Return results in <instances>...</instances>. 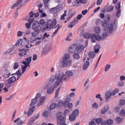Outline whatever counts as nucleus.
Masks as SVG:
<instances>
[{"label": "nucleus", "mask_w": 125, "mask_h": 125, "mask_svg": "<svg viewBox=\"0 0 125 125\" xmlns=\"http://www.w3.org/2000/svg\"><path fill=\"white\" fill-rule=\"evenodd\" d=\"M60 63L62 64V67L65 68L70 66L72 64V61L71 59V56L68 53L64 54L62 58L60 60Z\"/></svg>", "instance_id": "f257e3e1"}, {"label": "nucleus", "mask_w": 125, "mask_h": 125, "mask_svg": "<svg viewBox=\"0 0 125 125\" xmlns=\"http://www.w3.org/2000/svg\"><path fill=\"white\" fill-rule=\"evenodd\" d=\"M40 26V24L38 21H33L31 27L34 30L31 33L33 37H35L40 33V31L39 28Z\"/></svg>", "instance_id": "f03ea898"}, {"label": "nucleus", "mask_w": 125, "mask_h": 125, "mask_svg": "<svg viewBox=\"0 0 125 125\" xmlns=\"http://www.w3.org/2000/svg\"><path fill=\"white\" fill-rule=\"evenodd\" d=\"M62 113L59 112L57 113L56 115L57 118V125H65L66 117L62 116Z\"/></svg>", "instance_id": "7ed1b4c3"}, {"label": "nucleus", "mask_w": 125, "mask_h": 125, "mask_svg": "<svg viewBox=\"0 0 125 125\" xmlns=\"http://www.w3.org/2000/svg\"><path fill=\"white\" fill-rule=\"evenodd\" d=\"M23 0H18L11 7V9H13L17 6H18L16 9V12L15 13V17L16 18L18 16V12L19 9H20L22 6V4L21 2Z\"/></svg>", "instance_id": "20e7f679"}, {"label": "nucleus", "mask_w": 125, "mask_h": 125, "mask_svg": "<svg viewBox=\"0 0 125 125\" xmlns=\"http://www.w3.org/2000/svg\"><path fill=\"white\" fill-rule=\"evenodd\" d=\"M116 22V19H115V22L114 24L110 23L108 24L107 27L104 28V32H106L108 34L112 33L114 29V26Z\"/></svg>", "instance_id": "39448f33"}, {"label": "nucleus", "mask_w": 125, "mask_h": 125, "mask_svg": "<svg viewBox=\"0 0 125 125\" xmlns=\"http://www.w3.org/2000/svg\"><path fill=\"white\" fill-rule=\"evenodd\" d=\"M29 48V47L26 45L25 47H24L23 49H21L19 48V50L20 52L19 53V56L21 57L23 56L24 57L26 56L27 54V51L29 50V49L28 48Z\"/></svg>", "instance_id": "423d86ee"}, {"label": "nucleus", "mask_w": 125, "mask_h": 125, "mask_svg": "<svg viewBox=\"0 0 125 125\" xmlns=\"http://www.w3.org/2000/svg\"><path fill=\"white\" fill-rule=\"evenodd\" d=\"M16 78L14 76H12L8 79L7 81L8 83L6 84V86L8 87H10L15 82Z\"/></svg>", "instance_id": "0eeeda50"}, {"label": "nucleus", "mask_w": 125, "mask_h": 125, "mask_svg": "<svg viewBox=\"0 0 125 125\" xmlns=\"http://www.w3.org/2000/svg\"><path fill=\"white\" fill-rule=\"evenodd\" d=\"M88 44V41L87 40L85 42V45H80L77 46H76L77 48V51L79 53H80L82 52L84 49L86 47Z\"/></svg>", "instance_id": "6e6552de"}, {"label": "nucleus", "mask_w": 125, "mask_h": 125, "mask_svg": "<svg viewBox=\"0 0 125 125\" xmlns=\"http://www.w3.org/2000/svg\"><path fill=\"white\" fill-rule=\"evenodd\" d=\"M45 88L47 89V92L49 94H52L54 91V88L50 84H47Z\"/></svg>", "instance_id": "1a4fd4ad"}, {"label": "nucleus", "mask_w": 125, "mask_h": 125, "mask_svg": "<svg viewBox=\"0 0 125 125\" xmlns=\"http://www.w3.org/2000/svg\"><path fill=\"white\" fill-rule=\"evenodd\" d=\"M63 73V71L60 70L58 72H56L54 75L55 80L57 81H61L60 75Z\"/></svg>", "instance_id": "9d476101"}, {"label": "nucleus", "mask_w": 125, "mask_h": 125, "mask_svg": "<svg viewBox=\"0 0 125 125\" xmlns=\"http://www.w3.org/2000/svg\"><path fill=\"white\" fill-rule=\"evenodd\" d=\"M39 114L37 115H35L33 117H31L29 120L27 125H31L35 120L36 119L38 118L39 117Z\"/></svg>", "instance_id": "9b49d317"}, {"label": "nucleus", "mask_w": 125, "mask_h": 125, "mask_svg": "<svg viewBox=\"0 0 125 125\" xmlns=\"http://www.w3.org/2000/svg\"><path fill=\"white\" fill-rule=\"evenodd\" d=\"M22 63L23 65L22 66L21 68L22 70V73H23L26 70V68L28 66H29V67H30V65L27 63L26 62L23 61L22 62Z\"/></svg>", "instance_id": "f8f14e48"}, {"label": "nucleus", "mask_w": 125, "mask_h": 125, "mask_svg": "<svg viewBox=\"0 0 125 125\" xmlns=\"http://www.w3.org/2000/svg\"><path fill=\"white\" fill-rule=\"evenodd\" d=\"M68 50L69 52L71 53H74L77 51V47L75 45L72 46L68 48Z\"/></svg>", "instance_id": "ddd939ff"}, {"label": "nucleus", "mask_w": 125, "mask_h": 125, "mask_svg": "<svg viewBox=\"0 0 125 125\" xmlns=\"http://www.w3.org/2000/svg\"><path fill=\"white\" fill-rule=\"evenodd\" d=\"M50 46L48 45L46 46L43 49L42 52V55H45L48 53L50 50Z\"/></svg>", "instance_id": "4468645a"}, {"label": "nucleus", "mask_w": 125, "mask_h": 125, "mask_svg": "<svg viewBox=\"0 0 125 125\" xmlns=\"http://www.w3.org/2000/svg\"><path fill=\"white\" fill-rule=\"evenodd\" d=\"M45 97L44 96L41 97L40 99L37 104L38 106H40L43 104L45 100Z\"/></svg>", "instance_id": "2eb2a0df"}, {"label": "nucleus", "mask_w": 125, "mask_h": 125, "mask_svg": "<svg viewBox=\"0 0 125 125\" xmlns=\"http://www.w3.org/2000/svg\"><path fill=\"white\" fill-rule=\"evenodd\" d=\"M109 107L108 105H107L103 108L101 111V112L102 114H104L106 113L108 110Z\"/></svg>", "instance_id": "dca6fc26"}, {"label": "nucleus", "mask_w": 125, "mask_h": 125, "mask_svg": "<svg viewBox=\"0 0 125 125\" xmlns=\"http://www.w3.org/2000/svg\"><path fill=\"white\" fill-rule=\"evenodd\" d=\"M61 75H62L61 76V80L67 81L69 78L67 74H64L63 71V74H61Z\"/></svg>", "instance_id": "f3484780"}, {"label": "nucleus", "mask_w": 125, "mask_h": 125, "mask_svg": "<svg viewBox=\"0 0 125 125\" xmlns=\"http://www.w3.org/2000/svg\"><path fill=\"white\" fill-rule=\"evenodd\" d=\"M35 109V106H34L30 108L28 111L27 114V115L28 116L31 115V114L34 112Z\"/></svg>", "instance_id": "a211bd4d"}, {"label": "nucleus", "mask_w": 125, "mask_h": 125, "mask_svg": "<svg viewBox=\"0 0 125 125\" xmlns=\"http://www.w3.org/2000/svg\"><path fill=\"white\" fill-rule=\"evenodd\" d=\"M61 27V26H60L59 24H58L55 27L53 28V29H56L55 31L52 34V37H53L54 36L58 30H59Z\"/></svg>", "instance_id": "6ab92c4d"}, {"label": "nucleus", "mask_w": 125, "mask_h": 125, "mask_svg": "<svg viewBox=\"0 0 125 125\" xmlns=\"http://www.w3.org/2000/svg\"><path fill=\"white\" fill-rule=\"evenodd\" d=\"M40 29L41 31H45L46 30L49 29L48 23L46 25L41 26Z\"/></svg>", "instance_id": "aec40b11"}, {"label": "nucleus", "mask_w": 125, "mask_h": 125, "mask_svg": "<svg viewBox=\"0 0 125 125\" xmlns=\"http://www.w3.org/2000/svg\"><path fill=\"white\" fill-rule=\"evenodd\" d=\"M14 123L17 122V124H18L17 125H22L23 123V121L20 119V118H18L16 119L14 121Z\"/></svg>", "instance_id": "412c9836"}, {"label": "nucleus", "mask_w": 125, "mask_h": 125, "mask_svg": "<svg viewBox=\"0 0 125 125\" xmlns=\"http://www.w3.org/2000/svg\"><path fill=\"white\" fill-rule=\"evenodd\" d=\"M59 6H58L51 9L50 10V12L52 13H56L57 11V10L59 9Z\"/></svg>", "instance_id": "4be33fe9"}, {"label": "nucleus", "mask_w": 125, "mask_h": 125, "mask_svg": "<svg viewBox=\"0 0 125 125\" xmlns=\"http://www.w3.org/2000/svg\"><path fill=\"white\" fill-rule=\"evenodd\" d=\"M89 64V62L88 61H86L83 65V70H85L88 67Z\"/></svg>", "instance_id": "5701e85b"}, {"label": "nucleus", "mask_w": 125, "mask_h": 125, "mask_svg": "<svg viewBox=\"0 0 125 125\" xmlns=\"http://www.w3.org/2000/svg\"><path fill=\"white\" fill-rule=\"evenodd\" d=\"M112 95L111 92L110 91H107L105 94V98L106 100H108L110 97Z\"/></svg>", "instance_id": "b1692460"}, {"label": "nucleus", "mask_w": 125, "mask_h": 125, "mask_svg": "<svg viewBox=\"0 0 125 125\" xmlns=\"http://www.w3.org/2000/svg\"><path fill=\"white\" fill-rule=\"evenodd\" d=\"M65 74H67L69 78L73 75V72L71 71L67 70L65 73Z\"/></svg>", "instance_id": "393cba45"}, {"label": "nucleus", "mask_w": 125, "mask_h": 125, "mask_svg": "<svg viewBox=\"0 0 125 125\" xmlns=\"http://www.w3.org/2000/svg\"><path fill=\"white\" fill-rule=\"evenodd\" d=\"M91 39L92 42L94 43L95 42L96 40V35L95 34H93L91 35Z\"/></svg>", "instance_id": "a878e982"}, {"label": "nucleus", "mask_w": 125, "mask_h": 125, "mask_svg": "<svg viewBox=\"0 0 125 125\" xmlns=\"http://www.w3.org/2000/svg\"><path fill=\"white\" fill-rule=\"evenodd\" d=\"M56 21H52V22L49 25V24L48 23L49 29V28L51 29L52 28L55 26L56 24Z\"/></svg>", "instance_id": "bb28decb"}, {"label": "nucleus", "mask_w": 125, "mask_h": 125, "mask_svg": "<svg viewBox=\"0 0 125 125\" xmlns=\"http://www.w3.org/2000/svg\"><path fill=\"white\" fill-rule=\"evenodd\" d=\"M22 42V39H19L15 44V45L17 46H21Z\"/></svg>", "instance_id": "cd10ccee"}, {"label": "nucleus", "mask_w": 125, "mask_h": 125, "mask_svg": "<svg viewBox=\"0 0 125 125\" xmlns=\"http://www.w3.org/2000/svg\"><path fill=\"white\" fill-rule=\"evenodd\" d=\"M101 25L104 28L107 27V26H108V24H109L107 22L102 21L101 22Z\"/></svg>", "instance_id": "c85d7f7f"}, {"label": "nucleus", "mask_w": 125, "mask_h": 125, "mask_svg": "<svg viewBox=\"0 0 125 125\" xmlns=\"http://www.w3.org/2000/svg\"><path fill=\"white\" fill-rule=\"evenodd\" d=\"M95 54L93 52H90L88 54V56L90 58H93L95 56Z\"/></svg>", "instance_id": "c756f323"}, {"label": "nucleus", "mask_w": 125, "mask_h": 125, "mask_svg": "<svg viewBox=\"0 0 125 125\" xmlns=\"http://www.w3.org/2000/svg\"><path fill=\"white\" fill-rule=\"evenodd\" d=\"M79 113V110L78 109H75L74 110L72 113V114L74 116H75L76 117L77 116Z\"/></svg>", "instance_id": "7c9ffc66"}, {"label": "nucleus", "mask_w": 125, "mask_h": 125, "mask_svg": "<svg viewBox=\"0 0 125 125\" xmlns=\"http://www.w3.org/2000/svg\"><path fill=\"white\" fill-rule=\"evenodd\" d=\"M14 48V46H12L10 48V49H8L4 53V54H7V53H9L11 52L12 51H13Z\"/></svg>", "instance_id": "2f4dec72"}, {"label": "nucleus", "mask_w": 125, "mask_h": 125, "mask_svg": "<svg viewBox=\"0 0 125 125\" xmlns=\"http://www.w3.org/2000/svg\"><path fill=\"white\" fill-rule=\"evenodd\" d=\"M38 100L36 98L32 99L31 100V103L30 105H32L35 104L37 102Z\"/></svg>", "instance_id": "473e14b6"}, {"label": "nucleus", "mask_w": 125, "mask_h": 125, "mask_svg": "<svg viewBox=\"0 0 125 125\" xmlns=\"http://www.w3.org/2000/svg\"><path fill=\"white\" fill-rule=\"evenodd\" d=\"M94 31L95 33L97 34H99L100 33V28L99 27H95L94 28Z\"/></svg>", "instance_id": "72a5a7b5"}, {"label": "nucleus", "mask_w": 125, "mask_h": 125, "mask_svg": "<svg viewBox=\"0 0 125 125\" xmlns=\"http://www.w3.org/2000/svg\"><path fill=\"white\" fill-rule=\"evenodd\" d=\"M70 111L68 109H65L63 112L64 117H65V116L69 114L70 113Z\"/></svg>", "instance_id": "f704fd0d"}, {"label": "nucleus", "mask_w": 125, "mask_h": 125, "mask_svg": "<svg viewBox=\"0 0 125 125\" xmlns=\"http://www.w3.org/2000/svg\"><path fill=\"white\" fill-rule=\"evenodd\" d=\"M87 1V0H79V1H75L74 3L75 4L77 3L78 4L80 3L82 4L85 3Z\"/></svg>", "instance_id": "c9c22d12"}, {"label": "nucleus", "mask_w": 125, "mask_h": 125, "mask_svg": "<svg viewBox=\"0 0 125 125\" xmlns=\"http://www.w3.org/2000/svg\"><path fill=\"white\" fill-rule=\"evenodd\" d=\"M76 118L75 116H74L72 114H71L69 116V120H70L72 121L75 120Z\"/></svg>", "instance_id": "e433bc0d"}, {"label": "nucleus", "mask_w": 125, "mask_h": 125, "mask_svg": "<svg viewBox=\"0 0 125 125\" xmlns=\"http://www.w3.org/2000/svg\"><path fill=\"white\" fill-rule=\"evenodd\" d=\"M114 9V7L113 6H111L108 7L107 9V11L108 12L112 11Z\"/></svg>", "instance_id": "4c0bfd02"}, {"label": "nucleus", "mask_w": 125, "mask_h": 125, "mask_svg": "<svg viewBox=\"0 0 125 125\" xmlns=\"http://www.w3.org/2000/svg\"><path fill=\"white\" fill-rule=\"evenodd\" d=\"M91 36L90 33H85L83 35V37L86 39H89Z\"/></svg>", "instance_id": "58836bf2"}, {"label": "nucleus", "mask_w": 125, "mask_h": 125, "mask_svg": "<svg viewBox=\"0 0 125 125\" xmlns=\"http://www.w3.org/2000/svg\"><path fill=\"white\" fill-rule=\"evenodd\" d=\"M118 91V89L117 88H116L113 90L111 93L112 95H114L117 93Z\"/></svg>", "instance_id": "ea45409f"}, {"label": "nucleus", "mask_w": 125, "mask_h": 125, "mask_svg": "<svg viewBox=\"0 0 125 125\" xmlns=\"http://www.w3.org/2000/svg\"><path fill=\"white\" fill-rule=\"evenodd\" d=\"M74 58L75 59H78L80 58V56L79 54L77 53H75L73 54Z\"/></svg>", "instance_id": "a19ab883"}, {"label": "nucleus", "mask_w": 125, "mask_h": 125, "mask_svg": "<svg viewBox=\"0 0 125 125\" xmlns=\"http://www.w3.org/2000/svg\"><path fill=\"white\" fill-rule=\"evenodd\" d=\"M55 79L54 75L53 74H51L50 76L49 81L51 82H53L55 81Z\"/></svg>", "instance_id": "79ce46f5"}, {"label": "nucleus", "mask_w": 125, "mask_h": 125, "mask_svg": "<svg viewBox=\"0 0 125 125\" xmlns=\"http://www.w3.org/2000/svg\"><path fill=\"white\" fill-rule=\"evenodd\" d=\"M121 10H117L116 13V16L117 18H119L121 16Z\"/></svg>", "instance_id": "37998d69"}, {"label": "nucleus", "mask_w": 125, "mask_h": 125, "mask_svg": "<svg viewBox=\"0 0 125 125\" xmlns=\"http://www.w3.org/2000/svg\"><path fill=\"white\" fill-rule=\"evenodd\" d=\"M123 120V119L120 117H118L116 119V121L117 124L120 123Z\"/></svg>", "instance_id": "c03bdc74"}, {"label": "nucleus", "mask_w": 125, "mask_h": 125, "mask_svg": "<svg viewBox=\"0 0 125 125\" xmlns=\"http://www.w3.org/2000/svg\"><path fill=\"white\" fill-rule=\"evenodd\" d=\"M57 106L56 104L53 103L52 104L50 105V108L51 110L55 108Z\"/></svg>", "instance_id": "a18cd8bd"}, {"label": "nucleus", "mask_w": 125, "mask_h": 125, "mask_svg": "<svg viewBox=\"0 0 125 125\" xmlns=\"http://www.w3.org/2000/svg\"><path fill=\"white\" fill-rule=\"evenodd\" d=\"M32 57H29L25 59V61L26 62V63H28V64H30L31 61V58Z\"/></svg>", "instance_id": "49530a36"}, {"label": "nucleus", "mask_w": 125, "mask_h": 125, "mask_svg": "<svg viewBox=\"0 0 125 125\" xmlns=\"http://www.w3.org/2000/svg\"><path fill=\"white\" fill-rule=\"evenodd\" d=\"M21 72L20 70H19L16 72V73L12 74L11 75H13L14 74H16L18 77H21L22 75L21 73Z\"/></svg>", "instance_id": "de8ad7c7"}, {"label": "nucleus", "mask_w": 125, "mask_h": 125, "mask_svg": "<svg viewBox=\"0 0 125 125\" xmlns=\"http://www.w3.org/2000/svg\"><path fill=\"white\" fill-rule=\"evenodd\" d=\"M110 19V15L109 14L105 16L104 18V21L107 22L109 21Z\"/></svg>", "instance_id": "09e8293b"}, {"label": "nucleus", "mask_w": 125, "mask_h": 125, "mask_svg": "<svg viewBox=\"0 0 125 125\" xmlns=\"http://www.w3.org/2000/svg\"><path fill=\"white\" fill-rule=\"evenodd\" d=\"M106 32H103L102 33V39H105L108 36V35L107 33H106Z\"/></svg>", "instance_id": "8fccbe9b"}, {"label": "nucleus", "mask_w": 125, "mask_h": 125, "mask_svg": "<svg viewBox=\"0 0 125 125\" xmlns=\"http://www.w3.org/2000/svg\"><path fill=\"white\" fill-rule=\"evenodd\" d=\"M92 107L93 108L97 109L98 108V105L96 103H94L92 104Z\"/></svg>", "instance_id": "3c124183"}, {"label": "nucleus", "mask_w": 125, "mask_h": 125, "mask_svg": "<svg viewBox=\"0 0 125 125\" xmlns=\"http://www.w3.org/2000/svg\"><path fill=\"white\" fill-rule=\"evenodd\" d=\"M125 104V100H121L120 101L119 106H121L124 105Z\"/></svg>", "instance_id": "603ef678"}, {"label": "nucleus", "mask_w": 125, "mask_h": 125, "mask_svg": "<svg viewBox=\"0 0 125 125\" xmlns=\"http://www.w3.org/2000/svg\"><path fill=\"white\" fill-rule=\"evenodd\" d=\"M73 21H72L70 22V24L68 25V28L71 27L72 28L74 26H75V24L73 22Z\"/></svg>", "instance_id": "864d4df0"}, {"label": "nucleus", "mask_w": 125, "mask_h": 125, "mask_svg": "<svg viewBox=\"0 0 125 125\" xmlns=\"http://www.w3.org/2000/svg\"><path fill=\"white\" fill-rule=\"evenodd\" d=\"M61 88V87H60V86L59 87H58V89L56 91L55 93V97H57L58 96Z\"/></svg>", "instance_id": "5fc2aeb1"}, {"label": "nucleus", "mask_w": 125, "mask_h": 125, "mask_svg": "<svg viewBox=\"0 0 125 125\" xmlns=\"http://www.w3.org/2000/svg\"><path fill=\"white\" fill-rule=\"evenodd\" d=\"M61 81H56L54 84V87L56 88L60 84Z\"/></svg>", "instance_id": "6e6d98bb"}, {"label": "nucleus", "mask_w": 125, "mask_h": 125, "mask_svg": "<svg viewBox=\"0 0 125 125\" xmlns=\"http://www.w3.org/2000/svg\"><path fill=\"white\" fill-rule=\"evenodd\" d=\"M96 40L98 41H99L102 39L101 36L100 35H96Z\"/></svg>", "instance_id": "4d7b16f0"}, {"label": "nucleus", "mask_w": 125, "mask_h": 125, "mask_svg": "<svg viewBox=\"0 0 125 125\" xmlns=\"http://www.w3.org/2000/svg\"><path fill=\"white\" fill-rule=\"evenodd\" d=\"M48 33H45L43 35V37H42V40L45 39V38L48 37L50 35L49 34H48Z\"/></svg>", "instance_id": "13d9d810"}, {"label": "nucleus", "mask_w": 125, "mask_h": 125, "mask_svg": "<svg viewBox=\"0 0 125 125\" xmlns=\"http://www.w3.org/2000/svg\"><path fill=\"white\" fill-rule=\"evenodd\" d=\"M110 67V65L109 64H107L105 67L104 71H107Z\"/></svg>", "instance_id": "bf43d9fd"}, {"label": "nucleus", "mask_w": 125, "mask_h": 125, "mask_svg": "<svg viewBox=\"0 0 125 125\" xmlns=\"http://www.w3.org/2000/svg\"><path fill=\"white\" fill-rule=\"evenodd\" d=\"M50 0H43V2L45 6L47 7L48 6V2Z\"/></svg>", "instance_id": "052dcab7"}, {"label": "nucleus", "mask_w": 125, "mask_h": 125, "mask_svg": "<svg viewBox=\"0 0 125 125\" xmlns=\"http://www.w3.org/2000/svg\"><path fill=\"white\" fill-rule=\"evenodd\" d=\"M26 41H23L22 40V44L21 45V48H23V47L24 48V47H25L26 45Z\"/></svg>", "instance_id": "680f3d73"}, {"label": "nucleus", "mask_w": 125, "mask_h": 125, "mask_svg": "<svg viewBox=\"0 0 125 125\" xmlns=\"http://www.w3.org/2000/svg\"><path fill=\"white\" fill-rule=\"evenodd\" d=\"M107 124L109 125H111L113 123V121L111 119H109L107 121Z\"/></svg>", "instance_id": "e2e57ef3"}, {"label": "nucleus", "mask_w": 125, "mask_h": 125, "mask_svg": "<svg viewBox=\"0 0 125 125\" xmlns=\"http://www.w3.org/2000/svg\"><path fill=\"white\" fill-rule=\"evenodd\" d=\"M102 121V119L100 118H97L95 120L96 123L98 124H100Z\"/></svg>", "instance_id": "0e129e2a"}, {"label": "nucleus", "mask_w": 125, "mask_h": 125, "mask_svg": "<svg viewBox=\"0 0 125 125\" xmlns=\"http://www.w3.org/2000/svg\"><path fill=\"white\" fill-rule=\"evenodd\" d=\"M14 65L13 68L14 69H17L19 65L16 62L14 63Z\"/></svg>", "instance_id": "69168bd1"}, {"label": "nucleus", "mask_w": 125, "mask_h": 125, "mask_svg": "<svg viewBox=\"0 0 125 125\" xmlns=\"http://www.w3.org/2000/svg\"><path fill=\"white\" fill-rule=\"evenodd\" d=\"M120 114L121 116H124L125 115V111L123 109L122 110H121L120 111Z\"/></svg>", "instance_id": "338daca9"}, {"label": "nucleus", "mask_w": 125, "mask_h": 125, "mask_svg": "<svg viewBox=\"0 0 125 125\" xmlns=\"http://www.w3.org/2000/svg\"><path fill=\"white\" fill-rule=\"evenodd\" d=\"M45 22V20L43 19H42L40 20L39 22L41 25H43L44 24Z\"/></svg>", "instance_id": "774afa93"}]
</instances>
